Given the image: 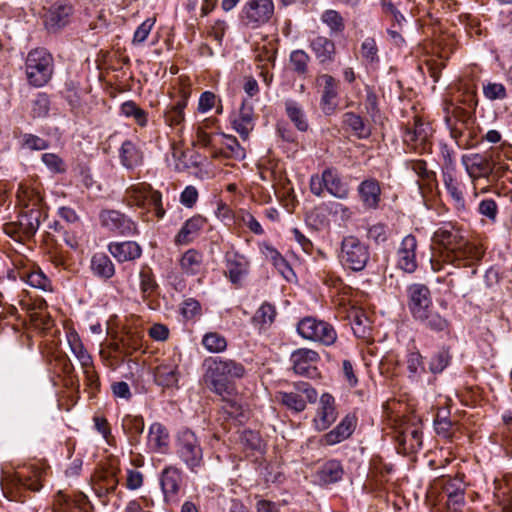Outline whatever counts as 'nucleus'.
<instances>
[{"label":"nucleus","mask_w":512,"mask_h":512,"mask_svg":"<svg viewBox=\"0 0 512 512\" xmlns=\"http://www.w3.org/2000/svg\"><path fill=\"white\" fill-rule=\"evenodd\" d=\"M434 252L430 263L433 271L443 270L445 264L470 266L484 255V249L478 243L469 241L464 230L456 223H442L432 235Z\"/></svg>","instance_id":"f257e3e1"},{"label":"nucleus","mask_w":512,"mask_h":512,"mask_svg":"<svg viewBox=\"0 0 512 512\" xmlns=\"http://www.w3.org/2000/svg\"><path fill=\"white\" fill-rule=\"evenodd\" d=\"M203 381L205 386L226 403L229 415H237L241 406L233 397L235 387L233 380L241 379L246 374L244 365L234 359L220 356L207 357L203 361Z\"/></svg>","instance_id":"f03ea898"},{"label":"nucleus","mask_w":512,"mask_h":512,"mask_svg":"<svg viewBox=\"0 0 512 512\" xmlns=\"http://www.w3.org/2000/svg\"><path fill=\"white\" fill-rule=\"evenodd\" d=\"M44 464L34 463L23 467L22 471L2 470L1 489L4 496L10 501L23 502L26 492L39 491L41 480L46 475Z\"/></svg>","instance_id":"7ed1b4c3"},{"label":"nucleus","mask_w":512,"mask_h":512,"mask_svg":"<svg viewBox=\"0 0 512 512\" xmlns=\"http://www.w3.org/2000/svg\"><path fill=\"white\" fill-rule=\"evenodd\" d=\"M19 203L25 208L18 219V226L25 239L33 237L42 220L47 217V209L39 190L25 184H19L17 190Z\"/></svg>","instance_id":"20e7f679"},{"label":"nucleus","mask_w":512,"mask_h":512,"mask_svg":"<svg viewBox=\"0 0 512 512\" xmlns=\"http://www.w3.org/2000/svg\"><path fill=\"white\" fill-rule=\"evenodd\" d=\"M461 163L467 172L474 189V195L487 193L492 186L493 165H491L490 151L484 154H464Z\"/></svg>","instance_id":"39448f33"},{"label":"nucleus","mask_w":512,"mask_h":512,"mask_svg":"<svg viewBox=\"0 0 512 512\" xmlns=\"http://www.w3.org/2000/svg\"><path fill=\"white\" fill-rule=\"evenodd\" d=\"M25 73L27 81L34 87L45 86L54 73V59L45 48L31 50L25 61Z\"/></svg>","instance_id":"423d86ee"},{"label":"nucleus","mask_w":512,"mask_h":512,"mask_svg":"<svg viewBox=\"0 0 512 512\" xmlns=\"http://www.w3.org/2000/svg\"><path fill=\"white\" fill-rule=\"evenodd\" d=\"M176 454L192 472L198 473L204 465L203 449L196 434L190 429H183L176 437Z\"/></svg>","instance_id":"0eeeda50"},{"label":"nucleus","mask_w":512,"mask_h":512,"mask_svg":"<svg viewBox=\"0 0 512 512\" xmlns=\"http://www.w3.org/2000/svg\"><path fill=\"white\" fill-rule=\"evenodd\" d=\"M310 191L317 197L323 196L324 191H327L335 198L344 200L348 198L350 189L336 169L326 168L321 175L311 176Z\"/></svg>","instance_id":"6e6552de"},{"label":"nucleus","mask_w":512,"mask_h":512,"mask_svg":"<svg viewBox=\"0 0 512 512\" xmlns=\"http://www.w3.org/2000/svg\"><path fill=\"white\" fill-rule=\"evenodd\" d=\"M339 258L343 266L356 272L362 271L370 259L369 247L355 236H346L341 242Z\"/></svg>","instance_id":"1a4fd4ad"},{"label":"nucleus","mask_w":512,"mask_h":512,"mask_svg":"<svg viewBox=\"0 0 512 512\" xmlns=\"http://www.w3.org/2000/svg\"><path fill=\"white\" fill-rule=\"evenodd\" d=\"M274 9L272 0H249L239 13V21L246 28L258 29L271 20Z\"/></svg>","instance_id":"9d476101"},{"label":"nucleus","mask_w":512,"mask_h":512,"mask_svg":"<svg viewBox=\"0 0 512 512\" xmlns=\"http://www.w3.org/2000/svg\"><path fill=\"white\" fill-rule=\"evenodd\" d=\"M297 332L302 338L325 346L334 344L337 339V333L331 324L311 316L298 322Z\"/></svg>","instance_id":"9b49d317"},{"label":"nucleus","mask_w":512,"mask_h":512,"mask_svg":"<svg viewBox=\"0 0 512 512\" xmlns=\"http://www.w3.org/2000/svg\"><path fill=\"white\" fill-rule=\"evenodd\" d=\"M433 129L427 122L421 118L415 117L412 125L405 127L403 142L412 151L418 154L431 152Z\"/></svg>","instance_id":"f8f14e48"},{"label":"nucleus","mask_w":512,"mask_h":512,"mask_svg":"<svg viewBox=\"0 0 512 512\" xmlns=\"http://www.w3.org/2000/svg\"><path fill=\"white\" fill-rule=\"evenodd\" d=\"M125 195L130 203L138 207H145L147 204L152 205L155 215L158 218L164 217L165 209L162 205V195L159 191L154 190L150 184L146 182L133 184L126 189Z\"/></svg>","instance_id":"ddd939ff"},{"label":"nucleus","mask_w":512,"mask_h":512,"mask_svg":"<svg viewBox=\"0 0 512 512\" xmlns=\"http://www.w3.org/2000/svg\"><path fill=\"white\" fill-rule=\"evenodd\" d=\"M441 487L440 502L444 501L445 512H462L465 505V486L460 478L441 477L437 480Z\"/></svg>","instance_id":"4468645a"},{"label":"nucleus","mask_w":512,"mask_h":512,"mask_svg":"<svg viewBox=\"0 0 512 512\" xmlns=\"http://www.w3.org/2000/svg\"><path fill=\"white\" fill-rule=\"evenodd\" d=\"M317 396L316 390L309 383L298 382L293 391H280L276 398L287 409L299 413L305 410L307 402L314 403Z\"/></svg>","instance_id":"2eb2a0df"},{"label":"nucleus","mask_w":512,"mask_h":512,"mask_svg":"<svg viewBox=\"0 0 512 512\" xmlns=\"http://www.w3.org/2000/svg\"><path fill=\"white\" fill-rule=\"evenodd\" d=\"M320 360L319 354L311 349L300 348L291 354L293 370L296 374L308 378L318 376L317 363Z\"/></svg>","instance_id":"dca6fc26"},{"label":"nucleus","mask_w":512,"mask_h":512,"mask_svg":"<svg viewBox=\"0 0 512 512\" xmlns=\"http://www.w3.org/2000/svg\"><path fill=\"white\" fill-rule=\"evenodd\" d=\"M100 220L103 227L120 235L129 236L137 232L136 223L116 210L102 211Z\"/></svg>","instance_id":"f3484780"},{"label":"nucleus","mask_w":512,"mask_h":512,"mask_svg":"<svg viewBox=\"0 0 512 512\" xmlns=\"http://www.w3.org/2000/svg\"><path fill=\"white\" fill-rule=\"evenodd\" d=\"M407 297L408 309L413 318L433 306L430 289L424 284L408 286Z\"/></svg>","instance_id":"a211bd4d"},{"label":"nucleus","mask_w":512,"mask_h":512,"mask_svg":"<svg viewBox=\"0 0 512 512\" xmlns=\"http://www.w3.org/2000/svg\"><path fill=\"white\" fill-rule=\"evenodd\" d=\"M416 249V237L406 235L397 250V267L406 273H413L417 269Z\"/></svg>","instance_id":"6ab92c4d"},{"label":"nucleus","mask_w":512,"mask_h":512,"mask_svg":"<svg viewBox=\"0 0 512 512\" xmlns=\"http://www.w3.org/2000/svg\"><path fill=\"white\" fill-rule=\"evenodd\" d=\"M182 470L176 466L165 467L160 474V486L165 502L174 501L182 484Z\"/></svg>","instance_id":"aec40b11"},{"label":"nucleus","mask_w":512,"mask_h":512,"mask_svg":"<svg viewBox=\"0 0 512 512\" xmlns=\"http://www.w3.org/2000/svg\"><path fill=\"white\" fill-rule=\"evenodd\" d=\"M226 271L225 275L235 284L240 285L244 277L248 274L249 261L244 256L235 251H228L225 254Z\"/></svg>","instance_id":"412c9836"},{"label":"nucleus","mask_w":512,"mask_h":512,"mask_svg":"<svg viewBox=\"0 0 512 512\" xmlns=\"http://www.w3.org/2000/svg\"><path fill=\"white\" fill-rule=\"evenodd\" d=\"M360 201L365 209L376 210L381 201L380 183L374 178L363 180L357 187Z\"/></svg>","instance_id":"4be33fe9"},{"label":"nucleus","mask_w":512,"mask_h":512,"mask_svg":"<svg viewBox=\"0 0 512 512\" xmlns=\"http://www.w3.org/2000/svg\"><path fill=\"white\" fill-rule=\"evenodd\" d=\"M309 48L313 52L319 64L325 65L335 61L336 46L328 37L317 35L309 40Z\"/></svg>","instance_id":"5701e85b"},{"label":"nucleus","mask_w":512,"mask_h":512,"mask_svg":"<svg viewBox=\"0 0 512 512\" xmlns=\"http://www.w3.org/2000/svg\"><path fill=\"white\" fill-rule=\"evenodd\" d=\"M108 251L119 263L135 261L142 255V248L135 241L111 242Z\"/></svg>","instance_id":"b1692460"},{"label":"nucleus","mask_w":512,"mask_h":512,"mask_svg":"<svg viewBox=\"0 0 512 512\" xmlns=\"http://www.w3.org/2000/svg\"><path fill=\"white\" fill-rule=\"evenodd\" d=\"M318 81L324 84L320 103L322 110L326 115H330L337 107L336 99L338 97L339 82L329 74L319 76Z\"/></svg>","instance_id":"393cba45"},{"label":"nucleus","mask_w":512,"mask_h":512,"mask_svg":"<svg viewBox=\"0 0 512 512\" xmlns=\"http://www.w3.org/2000/svg\"><path fill=\"white\" fill-rule=\"evenodd\" d=\"M118 157L121 165L128 170L139 167L144 160V154L139 145L129 139L121 144L118 150Z\"/></svg>","instance_id":"a878e982"},{"label":"nucleus","mask_w":512,"mask_h":512,"mask_svg":"<svg viewBox=\"0 0 512 512\" xmlns=\"http://www.w3.org/2000/svg\"><path fill=\"white\" fill-rule=\"evenodd\" d=\"M337 418L334 407V398L328 393L322 394L320 397V406L317 416L314 418L316 430H326Z\"/></svg>","instance_id":"bb28decb"},{"label":"nucleus","mask_w":512,"mask_h":512,"mask_svg":"<svg viewBox=\"0 0 512 512\" xmlns=\"http://www.w3.org/2000/svg\"><path fill=\"white\" fill-rule=\"evenodd\" d=\"M73 8L67 3L57 2L45 16V25L50 30H58L69 23Z\"/></svg>","instance_id":"cd10ccee"},{"label":"nucleus","mask_w":512,"mask_h":512,"mask_svg":"<svg viewBox=\"0 0 512 512\" xmlns=\"http://www.w3.org/2000/svg\"><path fill=\"white\" fill-rule=\"evenodd\" d=\"M206 219L201 215H195L188 219L175 236L177 245H186L192 242L203 229Z\"/></svg>","instance_id":"c85d7f7f"},{"label":"nucleus","mask_w":512,"mask_h":512,"mask_svg":"<svg viewBox=\"0 0 512 512\" xmlns=\"http://www.w3.org/2000/svg\"><path fill=\"white\" fill-rule=\"evenodd\" d=\"M55 504L64 512H90L91 509L87 497L83 494L71 497L59 491L55 496Z\"/></svg>","instance_id":"c756f323"},{"label":"nucleus","mask_w":512,"mask_h":512,"mask_svg":"<svg viewBox=\"0 0 512 512\" xmlns=\"http://www.w3.org/2000/svg\"><path fill=\"white\" fill-rule=\"evenodd\" d=\"M355 426V419L353 417L346 416L333 430L324 435L323 442L326 445L338 444L352 435Z\"/></svg>","instance_id":"7c9ffc66"},{"label":"nucleus","mask_w":512,"mask_h":512,"mask_svg":"<svg viewBox=\"0 0 512 512\" xmlns=\"http://www.w3.org/2000/svg\"><path fill=\"white\" fill-rule=\"evenodd\" d=\"M405 363L408 377L412 381H419L426 373L423 356L414 343L407 349Z\"/></svg>","instance_id":"2f4dec72"},{"label":"nucleus","mask_w":512,"mask_h":512,"mask_svg":"<svg viewBox=\"0 0 512 512\" xmlns=\"http://www.w3.org/2000/svg\"><path fill=\"white\" fill-rule=\"evenodd\" d=\"M426 329L433 332H443L449 327L448 320L434 310L433 306L413 318Z\"/></svg>","instance_id":"473e14b6"},{"label":"nucleus","mask_w":512,"mask_h":512,"mask_svg":"<svg viewBox=\"0 0 512 512\" xmlns=\"http://www.w3.org/2000/svg\"><path fill=\"white\" fill-rule=\"evenodd\" d=\"M121 427L131 445L138 444L144 431V420L142 416L125 415L121 420Z\"/></svg>","instance_id":"72a5a7b5"},{"label":"nucleus","mask_w":512,"mask_h":512,"mask_svg":"<svg viewBox=\"0 0 512 512\" xmlns=\"http://www.w3.org/2000/svg\"><path fill=\"white\" fill-rule=\"evenodd\" d=\"M148 445L156 452L166 453L169 446V433L161 423L155 422L149 427Z\"/></svg>","instance_id":"f704fd0d"},{"label":"nucleus","mask_w":512,"mask_h":512,"mask_svg":"<svg viewBox=\"0 0 512 512\" xmlns=\"http://www.w3.org/2000/svg\"><path fill=\"white\" fill-rule=\"evenodd\" d=\"M442 178L448 194L454 201L455 208L458 211H464L466 208L465 199L459 187V183L454 176V171H451L450 169L442 170Z\"/></svg>","instance_id":"c9c22d12"},{"label":"nucleus","mask_w":512,"mask_h":512,"mask_svg":"<svg viewBox=\"0 0 512 512\" xmlns=\"http://www.w3.org/2000/svg\"><path fill=\"white\" fill-rule=\"evenodd\" d=\"M343 474L341 463L337 460H329L321 466L317 472V478L321 484L328 485L340 481Z\"/></svg>","instance_id":"e433bc0d"},{"label":"nucleus","mask_w":512,"mask_h":512,"mask_svg":"<svg viewBox=\"0 0 512 512\" xmlns=\"http://www.w3.org/2000/svg\"><path fill=\"white\" fill-rule=\"evenodd\" d=\"M90 268L93 274L101 279H110L115 274L111 259L104 253H96L91 258Z\"/></svg>","instance_id":"4c0bfd02"},{"label":"nucleus","mask_w":512,"mask_h":512,"mask_svg":"<svg viewBox=\"0 0 512 512\" xmlns=\"http://www.w3.org/2000/svg\"><path fill=\"white\" fill-rule=\"evenodd\" d=\"M285 112L294 124V126L301 132H306L309 129L308 119L302 106L295 100L288 99L285 101Z\"/></svg>","instance_id":"58836bf2"},{"label":"nucleus","mask_w":512,"mask_h":512,"mask_svg":"<svg viewBox=\"0 0 512 512\" xmlns=\"http://www.w3.org/2000/svg\"><path fill=\"white\" fill-rule=\"evenodd\" d=\"M67 342L73 355L80 362L82 367H88L93 364L92 357L85 349L78 333L71 330L67 333Z\"/></svg>","instance_id":"ea45409f"},{"label":"nucleus","mask_w":512,"mask_h":512,"mask_svg":"<svg viewBox=\"0 0 512 512\" xmlns=\"http://www.w3.org/2000/svg\"><path fill=\"white\" fill-rule=\"evenodd\" d=\"M491 165H493L492 185L505 176L507 172H512V159L503 155L499 150H491Z\"/></svg>","instance_id":"a19ab883"},{"label":"nucleus","mask_w":512,"mask_h":512,"mask_svg":"<svg viewBox=\"0 0 512 512\" xmlns=\"http://www.w3.org/2000/svg\"><path fill=\"white\" fill-rule=\"evenodd\" d=\"M203 266V256L195 249L187 250L180 259V267L183 273L189 276L198 275Z\"/></svg>","instance_id":"79ce46f5"},{"label":"nucleus","mask_w":512,"mask_h":512,"mask_svg":"<svg viewBox=\"0 0 512 512\" xmlns=\"http://www.w3.org/2000/svg\"><path fill=\"white\" fill-rule=\"evenodd\" d=\"M233 126L242 139L246 140L253 129V108L243 102L239 116L233 120Z\"/></svg>","instance_id":"37998d69"},{"label":"nucleus","mask_w":512,"mask_h":512,"mask_svg":"<svg viewBox=\"0 0 512 512\" xmlns=\"http://www.w3.org/2000/svg\"><path fill=\"white\" fill-rule=\"evenodd\" d=\"M342 122L359 139L368 138L371 134L370 128L365 124L363 118L354 112L344 113Z\"/></svg>","instance_id":"c03bdc74"},{"label":"nucleus","mask_w":512,"mask_h":512,"mask_svg":"<svg viewBox=\"0 0 512 512\" xmlns=\"http://www.w3.org/2000/svg\"><path fill=\"white\" fill-rule=\"evenodd\" d=\"M154 376L158 385L164 387L175 386L178 382L177 366L173 363H162L156 367Z\"/></svg>","instance_id":"a18cd8bd"},{"label":"nucleus","mask_w":512,"mask_h":512,"mask_svg":"<svg viewBox=\"0 0 512 512\" xmlns=\"http://www.w3.org/2000/svg\"><path fill=\"white\" fill-rule=\"evenodd\" d=\"M140 291L144 300L149 299L158 289L152 269L147 265L141 267L139 272Z\"/></svg>","instance_id":"49530a36"},{"label":"nucleus","mask_w":512,"mask_h":512,"mask_svg":"<svg viewBox=\"0 0 512 512\" xmlns=\"http://www.w3.org/2000/svg\"><path fill=\"white\" fill-rule=\"evenodd\" d=\"M186 105L187 101L182 99L167 107L164 112V119L166 124L170 127H181L185 120L184 109Z\"/></svg>","instance_id":"de8ad7c7"},{"label":"nucleus","mask_w":512,"mask_h":512,"mask_svg":"<svg viewBox=\"0 0 512 512\" xmlns=\"http://www.w3.org/2000/svg\"><path fill=\"white\" fill-rule=\"evenodd\" d=\"M320 19L329 28L330 36L341 34L345 30L344 19L336 10H325L321 14Z\"/></svg>","instance_id":"09e8293b"},{"label":"nucleus","mask_w":512,"mask_h":512,"mask_svg":"<svg viewBox=\"0 0 512 512\" xmlns=\"http://www.w3.org/2000/svg\"><path fill=\"white\" fill-rule=\"evenodd\" d=\"M408 170H411L419 177V179L427 186H431L436 182V175L432 170L427 168L424 160H409L405 162Z\"/></svg>","instance_id":"8fccbe9b"},{"label":"nucleus","mask_w":512,"mask_h":512,"mask_svg":"<svg viewBox=\"0 0 512 512\" xmlns=\"http://www.w3.org/2000/svg\"><path fill=\"white\" fill-rule=\"evenodd\" d=\"M276 314L275 307L268 302H264L252 317V322L260 329L267 328L274 322Z\"/></svg>","instance_id":"3c124183"},{"label":"nucleus","mask_w":512,"mask_h":512,"mask_svg":"<svg viewBox=\"0 0 512 512\" xmlns=\"http://www.w3.org/2000/svg\"><path fill=\"white\" fill-rule=\"evenodd\" d=\"M120 113L134 121L141 127H145L148 122L147 113L140 108L134 101H126L120 106Z\"/></svg>","instance_id":"603ef678"},{"label":"nucleus","mask_w":512,"mask_h":512,"mask_svg":"<svg viewBox=\"0 0 512 512\" xmlns=\"http://www.w3.org/2000/svg\"><path fill=\"white\" fill-rule=\"evenodd\" d=\"M265 254L271 259L279 273L287 280L293 275V270L287 260L272 246L265 245Z\"/></svg>","instance_id":"864d4df0"},{"label":"nucleus","mask_w":512,"mask_h":512,"mask_svg":"<svg viewBox=\"0 0 512 512\" xmlns=\"http://www.w3.org/2000/svg\"><path fill=\"white\" fill-rule=\"evenodd\" d=\"M201 344L210 353H221L227 348L226 338L217 332L206 333L202 338Z\"/></svg>","instance_id":"5fc2aeb1"},{"label":"nucleus","mask_w":512,"mask_h":512,"mask_svg":"<svg viewBox=\"0 0 512 512\" xmlns=\"http://www.w3.org/2000/svg\"><path fill=\"white\" fill-rule=\"evenodd\" d=\"M360 55L366 64H377L379 62L378 47L372 37L363 40L360 46Z\"/></svg>","instance_id":"6e6d98bb"},{"label":"nucleus","mask_w":512,"mask_h":512,"mask_svg":"<svg viewBox=\"0 0 512 512\" xmlns=\"http://www.w3.org/2000/svg\"><path fill=\"white\" fill-rule=\"evenodd\" d=\"M223 149L226 157L242 160L245 158V149L241 147L236 137L223 135Z\"/></svg>","instance_id":"4d7b16f0"},{"label":"nucleus","mask_w":512,"mask_h":512,"mask_svg":"<svg viewBox=\"0 0 512 512\" xmlns=\"http://www.w3.org/2000/svg\"><path fill=\"white\" fill-rule=\"evenodd\" d=\"M451 355L445 347L439 349L430 359L429 370L433 374L441 373L449 364Z\"/></svg>","instance_id":"13d9d810"},{"label":"nucleus","mask_w":512,"mask_h":512,"mask_svg":"<svg viewBox=\"0 0 512 512\" xmlns=\"http://www.w3.org/2000/svg\"><path fill=\"white\" fill-rule=\"evenodd\" d=\"M290 63L293 71L299 75H305L308 72V63L310 56L302 49H297L290 54Z\"/></svg>","instance_id":"bf43d9fd"},{"label":"nucleus","mask_w":512,"mask_h":512,"mask_svg":"<svg viewBox=\"0 0 512 512\" xmlns=\"http://www.w3.org/2000/svg\"><path fill=\"white\" fill-rule=\"evenodd\" d=\"M446 113L451 119L455 118L456 123L467 125L472 119L473 110L451 103L446 107Z\"/></svg>","instance_id":"052dcab7"},{"label":"nucleus","mask_w":512,"mask_h":512,"mask_svg":"<svg viewBox=\"0 0 512 512\" xmlns=\"http://www.w3.org/2000/svg\"><path fill=\"white\" fill-rule=\"evenodd\" d=\"M26 282L34 288H38L43 291H51L50 279L41 271L35 270L26 275Z\"/></svg>","instance_id":"680f3d73"},{"label":"nucleus","mask_w":512,"mask_h":512,"mask_svg":"<svg viewBox=\"0 0 512 512\" xmlns=\"http://www.w3.org/2000/svg\"><path fill=\"white\" fill-rule=\"evenodd\" d=\"M483 94L490 101L504 100L507 97L505 86L497 82L483 84Z\"/></svg>","instance_id":"e2e57ef3"},{"label":"nucleus","mask_w":512,"mask_h":512,"mask_svg":"<svg viewBox=\"0 0 512 512\" xmlns=\"http://www.w3.org/2000/svg\"><path fill=\"white\" fill-rule=\"evenodd\" d=\"M41 160L52 173L61 174L66 172L64 160L55 153H44L41 156Z\"/></svg>","instance_id":"0e129e2a"},{"label":"nucleus","mask_w":512,"mask_h":512,"mask_svg":"<svg viewBox=\"0 0 512 512\" xmlns=\"http://www.w3.org/2000/svg\"><path fill=\"white\" fill-rule=\"evenodd\" d=\"M351 328L358 338H366L369 335V319L363 314L355 313L351 320Z\"/></svg>","instance_id":"69168bd1"},{"label":"nucleus","mask_w":512,"mask_h":512,"mask_svg":"<svg viewBox=\"0 0 512 512\" xmlns=\"http://www.w3.org/2000/svg\"><path fill=\"white\" fill-rule=\"evenodd\" d=\"M50 110V100L47 94L38 93L32 102V112L35 117H45Z\"/></svg>","instance_id":"338daca9"},{"label":"nucleus","mask_w":512,"mask_h":512,"mask_svg":"<svg viewBox=\"0 0 512 512\" xmlns=\"http://www.w3.org/2000/svg\"><path fill=\"white\" fill-rule=\"evenodd\" d=\"M462 99L460 102L470 110H475L478 105L477 89L475 85L464 84L461 88Z\"/></svg>","instance_id":"774afa93"}]
</instances>
